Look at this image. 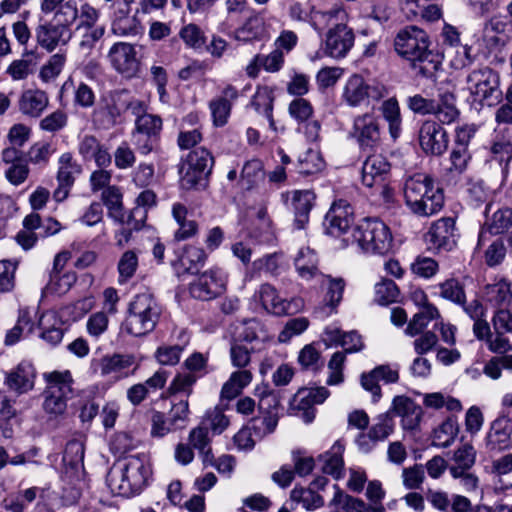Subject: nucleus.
Returning a JSON list of instances; mask_svg holds the SVG:
<instances>
[{"instance_id":"1","label":"nucleus","mask_w":512,"mask_h":512,"mask_svg":"<svg viewBox=\"0 0 512 512\" xmlns=\"http://www.w3.org/2000/svg\"><path fill=\"white\" fill-rule=\"evenodd\" d=\"M427 33L417 26H407L395 36L394 49L396 53L408 61L417 75L432 78L441 66L437 53L430 48Z\"/></svg>"},{"instance_id":"2","label":"nucleus","mask_w":512,"mask_h":512,"mask_svg":"<svg viewBox=\"0 0 512 512\" xmlns=\"http://www.w3.org/2000/svg\"><path fill=\"white\" fill-rule=\"evenodd\" d=\"M150 476L146 457L135 455L114 463L107 473L106 483L112 494L131 497L147 486Z\"/></svg>"},{"instance_id":"3","label":"nucleus","mask_w":512,"mask_h":512,"mask_svg":"<svg viewBox=\"0 0 512 512\" xmlns=\"http://www.w3.org/2000/svg\"><path fill=\"white\" fill-rule=\"evenodd\" d=\"M403 192L407 207L417 216H432L444 206L443 190L429 175L410 176L404 183Z\"/></svg>"},{"instance_id":"4","label":"nucleus","mask_w":512,"mask_h":512,"mask_svg":"<svg viewBox=\"0 0 512 512\" xmlns=\"http://www.w3.org/2000/svg\"><path fill=\"white\" fill-rule=\"evenodd\" d=\"M162 314V307L150 292L136 294L130 301L122 331L134 337L151 333Z\"/></svg>"},{"instance_id":"5","label":"nucleus","mask_w":512,"mask_h":512,"mask_svg":"<svg viewBox=\"0 0 512 512\" xmlns=\"http://www.w3.org/2000/svg\"><path fill=\"white\" fill-rule=\"evenodd\" d=\"M353 237L364 251L374 254L387 253L392 243L388 226L379 219H364L357 226Z\"/></svg>"},{"instance_id":"6","label":"nucleus","mask_w":512,"mask_h":512,"mask_svg":"<svg viewBox=\"0 0 512 512\" xmlns=\"http://www.w3.org/2000/svg\"><path fill=\"white\" fill-rule=\"evenodd\" d=\"M214 166V157L204 147L194 149L187 155L186 167L181 176V186L186 190L204 189Z\"/></svg>"},{"instance_id":"7","label":"nucleus","mask_w":512,"mask_h":512,"mask_svg":"<svg viewBox=\"0 0 512 512\" xmlns=\"http://www.w3.org/2000/svg\"><path fill=\"white\" fill-rule=\"evenodd\" d=\"M467 90L475 100L488 106H495L502 100L500 78L497 72L489 67L473 70L466 78Z\"/></svg>"},{"instance_id":"8","label":"nucleus","mask_w":512,"mask_h":512,"mask_svg":"<svg viewBox=\"0 0 512 512\" xmlns=\"http://www.w3.org/2000/svg\"><path fill=\"white\" fill-rule=\"evenodd\" d=\"M163 129V120L159 115L144 116L135 121L131 132L135 149L141 155H148L158 150Z\"/></svg>"},{"instance_id":"9","label":"nucleus","mask_w":512,"mask_h":512,"mask_svg":"<svg viewBox=\"0 0 512 512\" xmlns=\"http://www.w3.org/2000/svg\"><path fill=\"white\" fill-rule=\"evenodd\" d=\"M455 218L443 217L433 222L424 236L427 249L433 253L449 252L456 247Z\"/></svg>"},{"instance_id":"10","label":"nucleus","mask_w":512,"mask_h":512,"mask_svg":"<svg viewBox=\"0 0 512 512\" xmlns=\"http://www.w3.org/2000/svg\"><path fill=\"white\" fill-rule=\"evenodd\" d=\"M226 290V278L220 269H209L189 284L190 295L198 300L209 301Z\"/></svg>"},{"instance_id":"11","label":"nucleus","mask_w":512,"mask_h":512,"mask_svg":"<svg viewBox=\"0 0 512 512\" xmlns=\"http://www.w3.org/2000/svg\"><path fill=\"white\" fill-rule=\"evenodd\" d=\"M418 141L421 149L427 155H443L449 144L447 131L434 120L422 122L418 131Z\"/></svg>"},{"instance_id":"12","label":"nucleus","mask_w":512,"mask_h":512,"mask_svg":"<svg viewBox=\"0 0 512 512\" xmlns=\"http://www.w3.org/2000/svg\"><path fill=\"white\" fill-rule=\"evenodd\" d=\"M351 134L361 149H374L381 142L379 119L369 112L358 115L353 121Z\"/></svg>"},{"instance_id":"13","label":"nucleus","mask_w":512,"mask_h":512,"mask_svg":"<svg viewBox=\"0 0 512 512\" xmlns=\"http://www.w3.org/2000/svg\"><path fill=\"white\" fill-rule=\"evenodd\" d=\"M353 223L354 211L345 199L335 200L324 219L326 232L333 237H339L348 232Z\"/></svg>"},{"instance_id":"14","label":"nucleus","mask_w":512,"mask_h":512,"mask_svg":"<svg viewBox=\"0 0 512 512\" xmlns=\"http://www.w3.org/2000/svg\"><path fill=\"white\" fill-rule=\"evenodd\" d=\"M328 395L329 391L325 387L302 388L294 395L290 406L304 422L310 423L315 418L314 405L322 404Z\"/></svg>"},{"instance_id":"15","label":"nucleus","mask_w":512,"mask_h":512,"mask_svg":"<svg viewBox=\"0 0 512 512\" xmlns=\"http://www.w3.org/2000/svg\"><path fill=\"white\" fill-rule=\"evenodd\" d=\"M259 297L263 307L277 316L295 314L303 306V300L299 297H293L290 300L282 299L276 288L269 283L260 286Z\"/></svg>"},{"instance_id":"16","label":"nucleus","mask_w":512,"mask_h":512,"mask_svg":"<svg viewBox=\"0 0 512 512\" xmlns=\"http://www.w3.org/2000/svg\"><path fill=\"white\" fill-rule=\"evenodd\" d=\"M108 59L113 68L126 77L134 76L139 68L135 47L126 42H117L108 52Z\"/></svg>"},{"instance_id":"17","label":"nucleus","mask_w":512,"mask_h":512,"mask_svg":"<svg viewBox=\"0 0 512 512\" xmlns=\"http://www.w3.org/2000/svg\"><path fill=\"white\" fill-rule=\"evenodd\" d=\"M355 35L347 23L331 27L325 39V53L335 59L344 58L354 45Z\"/></svg>"},{"instance_id":"18","label":"nucleus","mask_w":512,"mask_h":512,"mask_svg":"<svg viewBox=\"0 0 512 512\" xmlns=\"http://www.w3.org/2000/svg\"><path fill=\"white\" fill-rule=\"evenodd\" d=\"M285 204L294 214V225L303 229L309 221V213L313 206L314 194L309 190H295L282 195Z\"/></svg>"},{"instance_id":"19","label":"nucleus","mask_w":512,"mask_h":512,"mask_svg":"<svg viewBox=\"0 0 512 512\" xmlns=\"http://www.w3.org/2000/svg\"><path fill=\"white\" fill-rule=\"evenodd\" d=\"M391 171V164L382 154L368 156L362 164L361 182L367 188L387 181Z\"/></svg>"},{"instance_id":"20","label":"nucleus","mask_w":512,"mask_h":512,"mask_svg":"<svg viewBox=\"0 0 512 512\" xmlns=\"http://www.w3.org/2000/svg\"><path fill=\"white\" fill-rule=\"evenodd\" d=\"M239 92L233 85H226L220 96L209 102L212 123L215 127L225 126L230 118L233 103L238 99Z\"/></svg>"},{"instance_id":"21","label":"nucleus","mask_w":512,"mask_h":512,"mask_svg":"<svg viewBox=\"0 0 512 512\" xmlns=\"http://www.w3.org/2000/svg\"><path fill=\"white\" fill-rule=\"evenodd\" d=\"M414 300L420 304L421 307L409 321L405 329V333L411 337L420 334L432 320L440 316L438 309L427 301L426 294L423 291H416L414 293Z\"/></svg>"},{"instance_id":"22","label":"nucleus","mask_w":512,"mask_h":512,"mask_svg":"<svg viewBox=\"0 0 512 512\" xmlns=\"http://www.w3.org/2000/svg\"><path fill=\"white\" fill-rule=\"evenodd\" d=\"M35 36L37 43L51 52L58 46L66 45L72 37V31L70 28L49 22L39 25L35 30Z\"/></svg>"},{"instance_id":"23","label":"nucleus","mask_w":512,"mask_h":512,"mask_svg":"<svg viewBox=\"0 0 512 512\" xmlns=\"http://www.w3.org/2000/svg\"><path fill=\"white\" fill-rule=\"evenodd\" d=\"M120 91L111 95L110 101L93 113V123L98 129L108 130L121 122L124 114Z\"/></svg>"},{"instance_id":"24","label":"nucleus","mask_w":512,"mask_h":512,"mask_svg":"<svg viewBox=\"0 0 512 512\" xmlns=\"http://www.w3.org/2000/svg\"><path fill=\"white\" fill-rule=\"evenodd\" d=\"M35 376L34 366L30 362L22 361L6 373L4 383L17 394H24L33 389Z\"/></svg>"},{"instance_id":"25","label":"nucleus","mask_w":512,"mask_h":512,"mask_svg":"<svg viewBox=\"0 0 512 512\" xmlns=\"http://www.w3.org/2000/svg\"><path fill=\"white\" fill-rule=\"evenodd\" d=\"M392 411L401 417L402 427L405 430L416 429L422 417L421 407L406 396H396L393 399Z\"/></svg>"},{"instance_id":"26","label":"nucleus","mask_w":512,"mask_h":512,"mask_svg":"<svg viewBox=\"0 0 512 512\" xmlns=\"http://www.w3.org/2000/svg\"><path fill=\"white\" fill-rule=\"evenodd\" d=\"M318 263L316 252L309 247L301 248L294 259L296 272L304 281L324 278V274L318 268Z\"/></svg>"},{"instance_id":"27","label":"nucleus","mask_w":512,"mask_h":512,"mask_svg":"<svg viewBox=\"0 0 512 512\" xmlns=\"http://www.w3.org/2000/svg\"><path fill=\"white\" fill-rule=\"evenodd\" d=\"M49 105V97L46 92L39 89L24 91L18 101L20 112L28 117L38 118Z\"/></svg>"},{"instance_id":"28","label":"nucleus","mask_w":512,"mask_h":512,"mask_svg":"<svg viewBox=\"0 0 512 512\" xmlns=\"http://www.w3.org/2000/svg\"><path fill=\"white\" fill-rule=\"evenodd\" d=\"M348 22V13L341 4H335L327 10L312 9L311 26L318 32L332 26Z\"/></svg>"},{"instance_id":"29","label":"nucleus","mask_w":512,"mask_h":512,"mask_svg":"<svg viewBox=\"0 0 512 512\" xmlns=\"http://www.w3.org/2000/svg\"><path fill=\"white\" fill-rule=\"evenodd\" d=\"M207 259L204 249L192 245L184 247L174 268L178 275L189 273L195 274L204 266Z\"/></svg>"},{"instance_id":"30","label":"nucleus","mask_w":512,"mask_h":512,"mask_svg":"<svg viewBox=\"0 0 512 512\" xmlns=\"http://www.w3.org/2000/svg\"><path fill=\"white\" fill-rule=\"evenodd\" d=\"M369 97V85L361 75H351L342 90L341 99L349 107H358Z\"/></svg>"},{"instance_id":"31","label":"nucleus","mask_w":512,"mask_h":512,"mask_svg":"<svg viewBox=\"0 0 512 512\" xmlns=\"http://www.w3.org/2000/svg\"><path fill=\"white\" fill-rule=\"evenodd\" d=\"M63 321L55 312H45L38 321L41 330L39 337L48 345L54 347L61 343L64 336Z\"/></svg>"},{"instance_id":"32","label":"nucleus","mask_w":512,"mask_h":512,"mask_svg":"<svg viewBox=\"0 0 512 512\" xmlns=\"http://www.w3.org/2000/svg\"><path fill=\"white\" fill-rule=\"evenodd\" d=\"M317 281L326 289L322 310L329 315L335 311L336 307L342 301L346 285L345 281L343 278H333L329 275H324V278H320Z\"/></svg>"},{"instance_id":"33","label":"nucleus","mask_w":512,"mask_h":512,"mask_svg":"<svg viewBox=\"0 0 512 512\" xmlns=\"http://www.w3.org/2000/svg\"><path fill=\"white\" fill-rule=\"evenodd\" d=\"M440 124H451L455 122L460 111L456 106V96L450 91H443L438 94L435 100L434 111L432 113Z\"/></svg>"},{"instance_id":"34","label":"nucleus","mask_w":512,"mask_h":512,"mask_svg":"<svg viewBox=\"0 0 512 512\" xmlns=\"http://www.w3.org/2000/svg\"><path fill=\"white\" fill-rule=\"evenodd\" d=\"M188 210L185 205L175 203L172 206V216L178 224L174 232V239L178 242L188 240L198 233V224L195 220L187 218Z\"/></svg>"},{"instance_id":"35","label":"nucleus","mask_w":512,"mask_h":512,"mask_svg":"<svg viewBox=\"0 0 512 512\" xmlns=\"http://www.w3.org/2000/svg\"><path fill=\"white\" fill-rule=\"evenodd\" d=\"M383 119L388 124V132L393 141L402 134V116L399 103L395 97L384 100L379 108Z\"/></svg>"},{"instance_id":"36","label":"nucleus","mask_w":512,"mask_h":512,"mask_svg":"<svg viewBox=\"0 0 512 512\" xmlns=\"http://www.w3.org/2000/svg\"><path fill=\"white\" fill-rule=\"evenodd\" d=\"M512 427L502 420L492 423L487 435V447L492 451H504L512 447Z\"/></svg>"},{"instance_id":"37","label":"nucleus","mask_w":512,"mask_h":512,"mask_svg":"<svg viewBox=\"0 0 512 512\" xmlns=\"http://www.w3.org/2000/svg\"><path fill=\"white\" fill-rule=\"evenodd\" d=\"M189 445L196 449L202 457L203 464L212 463L213 453L211 448V439L209 437L208 427L200 423L193 428L188 436Z\"/></svg>"},{"instance_id":"38","label":"nucleus","mask_w":512,"mask_h":512,"mask_svg":"<svg viewBox=\"0 0 512 512\" xmlns=\"http://www.w3.org/2000/svg\"><path fill=\"white\" fill-rule=\"evenodd\" d=\"M484 296L487 302L498 309L508 307L512 301L510 283L506 280H500L496 283L488 284L484 288Z\"/></svg>"},{"instance_id":"39","label":"nucleus","mask_w":512,"mask_h":512,"mask_svg":"<svg viewBox=\"0 0 512 512\" xmlns=\"http://www.w3.org/2000/svg\"><path fill=\"white\" fill-rule=\"evenodd\" d=\"M344 446L340 442H336L329 451L321 456L323 460L322 470L325 474L332 475L338 479L342 476Z\"/></svg>"},{"instance_id":"40","label":"nucleus","mask_w":512,"mask_h":512,"mask_svg":"<svg viewBox=\"0 0 512 512\" xmlns=\"http://www.w3.org/2000/svg\"><path fill=\"white\" fill-rule=\"evenodd\" d=\"M81 171V166L74 160L73 155L70 152L63 153L58 159L57 182L73 185Z\"/></svg>"},{"instance_id":"41","label":"nucleus","mask_w":512,"mask_h":512,"mask_svg":"<svg viewBox=\"0 0 512 512\" xmlns=\"http://www.w3.org/2000/svg\"><path fill=\"white\" fill-rule=\"evenodd\" d=\"M264 177L265 172L262 161L259 159H251L245 162L242 168L240 182L245 189L251 190L263 181Z\"/></svg>"},{"instance_id":"42","label":"nucleus","mask_w":512,"mask_h":512,"mask_svg":"<svg viewBox=\"0 0 512 512\" xmlns=\"http://www.w3.org/2000/svg\"><path fill=\"white\" fill-rule=\"evenodd\" d=\"M263 32V20L254 13L250 15L242 26L234 31V38L237 41L249 42L260 38Z\"/></svg>"},{"instance_id":"43","label":"nucleus","mask_w":512,"mask_h":512,"mask_svg":"<svg viewBox=\"0 0 512 512\" xmlns=\"http://www.w3.org/2000/svg\"><path fill=\"white\" fill-rule=\"evenodd\" d=\"M139 259L138 254L135 250L125 251L119 258L117 263L118 270V283L126 284L136 274L138 269Z\"/></svg>"},{"instance_id":"44","label":"nucleus","mask_w":512,"mask_h":512,"mask_svg":"<svg viewBox=\"0 0 512 512\" xmlns=\"http://www.w3.org/2000/svg\"><path fill=\"white\" fill-rule=\"evenodd\" d=\"M135 363V357L128 354H113L105 356L100 360L101 375L107 376L112 373L121 372Z\"/></svg>"},{"instance_id":"45","label":"nucleus","mask_w":512,"mask_h":512,"mask_svg":"<svg viewBox=\"0 0 512 512\" xmlns=\"http://www.w3.org/2000/svg\"><path fill=\"white\" fill-rule=\"evenodd\" d=\"M293 502L301 503L307 510L320 508L324 504L323 498L312 488L294 487L290 493Z\"/></svg>"},{"instance_id":"46","label":"nucleus","mask_w":512,"mask_h":512,"mask_svg":"<svg viewBox=\"0 0 512 512\" xmlns=\"http://www.w3.org/2000/svg\"><path fill=\"white\" fill-rule=\"evenodd\" d=\"M93 307L90 298L80 299L60 309V318L63 322H76L83 318Z\"/></svg>"},{"instance_id":"47","label":"nucleus","mask_w":512,"mask_h":512,"mask_svg":"<svg viewBox=\"0 0 512 512\" xmlns=\"http://www.w3.org/2000/svg\"><path fill=\"white\" fill-rule=\"evenodd\" d=\"M66 394L59 391L55 386H47L43 408L50 414H61L66 409Z\"/></svg>"},{"instance_id":"48","label":"nucleus","mask_w":512,"mask_h":512,"mask_svg":"<svg viewBox=\"0 0 512 512\" xmlns=\"http://www.w3.org/2000/svg\"><path fill=\"white\" fill-rule=\"evenodd\" d=\"M423 404L427 408L436 410L445 407L448 411L458 412L462 409V405L459 400L450 396H445L440 392L424 395Z\"/></svg>"},{"instance_id":"49","label":"nucleus","mask_w":512,"mask_h":512,"mask_svg":"<svg viewBox=\"0 0 512 512\" xmlns=\"http://www.w3.org/2000/svg\"><path fill=\"white\" fill-rule=\"evenodd\" d=\"M439 295L458 305H463L466 300L464 286L455 278L447 279L439 284Z\"/></svg>"},{"instance_id":"50","label":"nucleus","mask_w":512,"mask_h":512,"mask_svg":"<svg viewBox=\"0 0 512 512\" xmlns=\"http://www.w3.org/2000/svg\"><path fill=\"white\" fill-rule=\"evenodd\" d=\"M122 198V193L116 186H107L103 190L101 199L108 210L109 217H120V212L123 210Z\"/></svg>"},{"instance_id":"51","label":"nucleus","mask_w":512,"mask_h":512,"mask_svg":"<svg viewBox=\"0 0 512 512\" xmlns=\"http://www.w3.org/2000/svg\"><path fill=\"white\" fill-rule=\"evenodd\" d=\"M179 37L188 48L200 49L205 45L206 37L203 30L196 24L189 23L181 28Z\"/></svg>"},{"instance_id":"52","label":"nucleus","mask_w":512,"mask_h":512,"mask_svg":"<svg viewBox=\"0 0 512 512\" xmlns=\"http://www.w3.org/2000/svg\"><path fill=\"white\" fill-rule=\"evenodd\" d=\"M146 218V210L141 207H135L129 212H124V210H122L120 212V217H114L113 219L125 228L132 231H138L144 226Z\"/></svg>"},{"instance_id":"53","label":"nucleus","mask_w":512,"mask_h":512,"mask_svg":"<svg viewBox=\"0 0 512 512\" xmlns=\"http://www.w3.org/2000/svg\"><path fill=\"white\" fill-rule=\"evenodd\" d=\"M259 328V323L255 319L246 320L236 327L232 341L249 346L258 339Z\"/></svg>"},{"instance_id":"54","label":"nucleus","mask_w":512,"mask_h":512,"mask_svg":"<svg viewBox=\"0 0 512 512\" xmlns=\"http://www.w3.org/2000/svg\"><path fill=\"white\" fill-rule=\"evenodd\" d=\"M394 429V423L390 412L377 417V422L370 428L368 437L373 441L386 439Z\"/></svg>"},{"instance_id":"55","label":"nucleus","mask_w":512,"mask_h":512,"mask_svg":"<svg viewBox=\"0 0 512 512\" xmlns=\"http://www.w3.org/2000/svg\"><path fill=\"white\" fill-rule=\"evenodd\" d=\"M331 504L342 509L344 512H365L366 504L358 498H354L337 489Z\"/></svg>"},{"instance_id":"56","label":"nucleus","mask_w":512,"mask_h":512,"mask_svg":"<svg viewBox=\"0 0 512 512\" xmlns=\"http://www.w3.org/2000/svg\"><path fill=\"white\" fill-rule=\"evenodd\" d=\"M324 168V161L317 151L308 150L299 158L298 172L303 175H311L320 172Z\"/></svg>"},{"instance_id":"57","label":"nucleus","mask_w":512,"mask_h":512,"mask_svg":"<svg viewBox=\"0 0 512 512\" xmlns=\"http://www.w3.org/2000/svg\"><path fill=\"white\" fill-rule=\"evenodd\" d=\"M274 95L268 86H259L252 98L251 105L259 113L269 114L273 112Z\"/></svg>"},{"instance_id":"58","label":"nucleus","mask_w":512,"mask_h":512,"mask_svg":"<svg viewBox=\"0 0 512 512\" xmlns=\"http://www.w3.org/2000/svg\"><path fill=\"white\" fill-rule=\"evenodd\" d=\"M185 343L176 345H162L157 348L155 358L161 365L174 366L179 363Z\"/></svg>"},{"instance_id":"59","label":"nucleus","mask_w":512,"mask_h":512,"mask_svg":"<svg viewBox=\"0 0 512 512\" xmlns=\"http://www.w3.org/2000/svg\"><path fill=\"white\" fill-rule=\"evenodd\" d=\"M66 62V55L64 53H56L52 55L47 63H45L40 72L39 77L44 82H49L55 79L62 71Z\"/></svg>"},{"instance_id":"60","label":"nucleus","mask_w":512,"mask_h":512,"mask_svg":"<svg viewBox=\"0 0 512 512\" xmlns=\"http://www.w3.org/2000/svg\"><path fill=\"white\" fill-rule=\"evenodd\" d=\"M298 363L304 370L317 371L323 366L320 352L312 345H305L299 352Z\"/></svg>"},{"instance_id":"61","label":"nucleus","mask_w":512,"mask_h":512,"mask_svg":"<svg viewBox=\"0 0 512 512\" xmlns=\"http://www.w3.org/2000/svg\"><path fill=\"white\" fill-rule=\"evenodd\" d=\"M198 376L194 373H178L170 383L168 391L170 394L184 393L190 396L193 392V386L197 382Z\"/></svg>"},{"instance_id":"62","label":"nucleus","mask_w":512,"mask_h":512,"mask_svg":"<svg viewBox=\"0 0 512 512\" xmlns=\"http://www.w3.org/2000/svg\"><path fill=\"white\" fill-rule=\"evenodd\" d=\"M399 296V289L394 281L385 279L375 286V299L381 305L395 302Z\"/></svg>"},{"instance_id":"63","label":"nucleus","mask_w":512,"mask_h":512,"mask_svg":"<svg viewBox=\"0 0 512 512\" xmlns=\"http://www.w3.org/2000/svg\"><path fill=\"white\" fill-rule=\"evenodd\" d=\"M512 225V210L509 208L499 209L492 215L488 223L490 234H501Z\"/></svg>"},{"instance_id":"64","label":"nucleus","mask_w":512,"mask_h":512,"mask_svg":"<svg viewBox=\"0 0 512 512\" xmlns=\"http://www.w3.org/2000/svg\"><path fill=\"white\" fill-rule=\"evenodd\" d=\"M491 34L505 36L509 38L512 36V21L506 17L494 16L484 25V35L489 37Z\"/></svg>"}]
</instances>
